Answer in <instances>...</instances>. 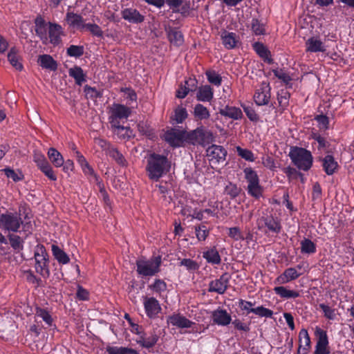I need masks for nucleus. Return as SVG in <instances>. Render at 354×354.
<instances>
[{
	"mask_svg": "<svg viewBox=\"0 0 354 354\" xmlns=\"http://www.w3.org/2000/svg\"><path fill=\"white\" fill-rule=\"evenodd\" d=\"M194 115L197 120H205L209 118L208 109L201 104H197L194 109Z\"/></svg>",
	"mask_w": 354,
	"mask_h": 354,
	"instance_id": "38",
	"label": "nucleus"
},
{
	"mask_svg": "<svg viewBox=\"0 0 354 354\" xmlns=\"http://www.w3.org/2000/svg\"><path fill=\"white\" fill-rule=\"evenodd\" d=\"M66 18L70 26L75 27L80 30L85 28L86 24L84 23V19L81 15L74 12H68Z\"/></svg>",
	"mask_w": 354,
	"mask_h": 354,
	"instance_id": "23",
	"label": "nucleus"
},
{
	"mask_svg": "<svg viewBox=\"0 0 354 354\" xmlns=\"http://www.w3.org/2000/svg\"><path fill=\"white\" fill-rule=\"evenodd\" d=\"M257 224L259 230L267 228L266 232H268V231L275 234H279L281 231L280 221L272 215L262 216L257 220Z\"/></svg>",
	"mask_w": 354,
	"mask_h": 354,
	"instance_id": "7",
	"label": "nucleus"
},
{
	"mask_svg": "<svg viewBox=\"0 0 354 354\" xmlns=\"http://www.w3.org/2000/svg\"><path fill=\"white\" fill-rule=\"evenodd\" d=\"M44 174V175L49 178L50 180L55 181L57 180V176L55 174L52 167L48 162L43 166L39 168Z\"/></svg>",
	"mask_w": 354,
	"mask_h": 354,
	"instance_id": "55",
	"label": "nucleus"
},
{
	"mask_svg": "<svg viewBox=\"0 0 354 354\" xmlns=\"http://www.w3.org/2000/svg\"><path fill=\"white\" fill-rule=\"evenodd\" d=\"M245 178L246 179L248 185L259 182V178L257 172L252 167H246L243 169Z\"/></svg>",
	"mask_w": 354,
	"mask_h": 354,
	"instance_id": "47",
	"label": "nucleus"
},
{
	"mask_svg": "<svg viewBox=\"0 0 354 354\" xmlns=\"http://www.w3.org/2000/svg\"><path fill=\"white\" fill-rule=\"evenodd\" d=\"M252 48L256 53L263 59L265 62L271 64L273 59L271 58V53L269 49L261 42L256 41L252 44Z\"/></svg>",
	"mask_w": 354,
	"mask_h": 354,
	"instance_id": "19",
	"label": "nucleus"
},
{
	"mask_svg": "<svg viewBox=\"0 0 354 354\" xmlns=\"http://www.w3.org/2000/svg\"><path fill=\"white\" fill-rule=\"evenodd\" d=\"M130 108L120 104H115L111 109V115L120 120L127 119L131 115Z\"/></svg>",
	"mask_w": 354,
	"mask_h": 354,
	"instance_id": "24",
	"label": "nucleus"
},
{
	"mask_svg": "<svg viewBox=\"0 0 354 354\" xmlns=\"http://www.w3.org/2000/svg\"><path fill=\"white\" fill-rule=\"evenodd\" d=\"M195 232L198 241H205L209 235V230L205 225L195 227Z\"/></svg>",
	"mask_w": 354,
	"mask_h": 354,
	"instance_id": "58",
	"label": "nucleus"
},
{
	"mask_svg": "<svg viewBox=\"0 0 354 354\" xmlns=\"http://www.w3.org/2000/svg\"><path fill=\"white\" fill-rule=\"evenodd\" d=\"M270 87L267 85L257 90L254 95V100L258 106L268 104L270 99Z\"/></svg>",
	"mask_w": 354,
	"mask_h": 354,
	"instance_id": "17",
	"label": "nucleus"
},
{
	"mask_svg": "<svg viewBox=\"0 0 354 354\" xmlns=\"http://www.w3.org/2000/svg\"><path fill=\"white\" fill-rule=\"evenodd\" d=\"M21 224L23 221L17 213H6L0 216V227L8 232H18Z\"/></svg>",
	"mask_w": 354,
	"mask_h": 354,
	"instance_id": "6",
	"label": "nucleus"
},
{
	"mask_svg": "<svg viewBox=\"0 0 354 354\" xmlns=\"http://www.w3.org/2000/svg\"><path fill=\"white\" fill-rule=\"evenodd\" d=\"M180 265L185 266L187 269L190 271H194L198 268V263L195 261L190 259H183L180 262Z\"/></svg>",
	"mask_w": 354,
	"mask_h": 354,
	"instance_id": "63",
	"label": "nucleus"
},
{
	"mask_svg": "<svg viewBox=\"0 0 354 354\" xmlns=\"http://www.w3.org/2000/svg\"><path fill=\"white\" fill-rule=\"evenodd\" d=\"M52 252L54 257L59 263L66 264L69 262L70 259L66 253L56 245H52Z\"/></svg>",
	"mask_w": 354,
	"mask_h": 354,
	"instance_id": "35",
	"label": "nucleus"
},
{
	"mask_svg": "<svg viewBox=\"0 0 354 354\" xmlns=\"http://www.w3.org/2000/svg\"><path fill=\"white\" fill-rule=\"evenodd\" d=\"M188 117V113L185 107L178 106L170 116V122L174 125L183 123Z\"/></svg>",
	"mask_w": 354,
	"mask_h": 354,
	"instance_id": "21",
	"label": "nucleus"
},
{
	"mask_svg": "<svg viewBox=\"0 0 354 354\" xmlns=\"http://www.w3.org/2000/svg\"><path fill=\"white\" fill-rule=\"evenodd\" d=\"M159 339L158 335L153 330L149 336L145 333L136 340V342L142 347L149 349L153 348Z\"/></svg>",
	"mask_w": 354,
	"mask_h": 354,
	"instance_id": "14",
	"label": "nucleus"
},
{
	"mask_svg": "<svg viewBox=\"0 0 354 354\" xmlns=\"http://www.w3.org/2000/svg\"><path fill=\"white\" fill-rule=\"evenodd\" d=\"M207 156L210 164L216 165L223 162L227 156L225 149L220 145H212L207 150Z\"/></svg>",
	"mask_w": 354,
	"mask_h": 354,
	"instance_id": "9",
	"label": "nucleus"
},
{
	"mask_svg": "<svg viewBox=\"0 0 354 354\" xmlns=\"http://www.w3.org/2000/svg\"><path fill=\"white\" fill-rule=\"evenodd\" d=\"M35 32L37 36L41 39H46L47 28L46 23L44 18L39 15L35 19Z\"/></svg>",
	"mask_w": 354,
	"mask_h": 354,
	"instance_id": "32",
	"label": "nucleus"
},
{
	"mask_svg": "<svg viewBox=\"0 0 354 354\" xmlns=\"http://www.w3.org/2000/svg\"><path fill=\"white\" fill-rule=\"evenodd\" d=\"M36 315L42 318V319L48 325L51 326L53 323V319L49 313L44 308H37Z\"/></svg>",
	"mask_w": 354,
	"mask_h": 354,
	"instance_id": "57",
	"label": "nucleus"
},
{
	"mask_svg": "<svg viewBox=\"0 0 354 354\" xmlns=\"http://www.w3.org/2000/svg\"><path fill=\"white\" fill-rule=\"evenodd\" d=\"M214 140L213 133L204 127H198L187 133L186 141L194 145L205 146Z\"/></svg>",
	"mask_w": 354,
	"mask_h": 354,
	"instance_id": "5",
	"label": "nucleus"
},
{
	"mask_svg": "<svg viewBox=\"0 0 354 354\" xmlns=\"http://www.w3.org/2000/svg\"><path fill=\"white\" fill-rule=\"evenodd\" d=\"M144 306L147 315L155 318L161 310L158 301L154 297H145Z\"/></svg>",
	"mask_w": 354,
	"mask_h": 354,
	"instance_id": "12",
	"label": "nucleus"
},
{
	"mask_svg": "<svg viewBox=\"0 0 354 354\" xmlns=\"http://www.w3.org/2000/svg\"><path fill=\"white\" fill-rule=\"evenodd\" d=\"M247 191L249 195L257 199L262 196L263 189L260 182H256V183L248 185Z\"/></svg>",
	"mask_w": 354,
	"mask_h": 354,
	"instance_id": "40",
	"label": "nucleus"
},
{
	"mask_svg": "<svg viewBox=\"0 0 354 354\" xmlns=\"http://www.w3.org/2000/svg\"><path fill=\"white\" fill-rule=\"evenodd\" d=\"M301 252L304 254H313L316 252L315 244L308 239H304L301 242Z\"/></svg>",
	"mask_w": 354,
	"mask_h": 354,
	"instance_id": "44",
	"label": "nucleus"
},
{
	"mask_svg": "<svg viewBox=\"0 0 354 354\" xmlns=\"http://www.w3.org/2000/svg\"><path fill=\"white\" fill-rule=\"evenodd\" d=\"M62 27L56 24L49 23V37L50 41L53 44H57L61 41L60 39V34H61Z\"/></svg>",
	"mask_w": 354,
	"mask_h": 354,
	"instance_id": "31",
	"label": "nucleus"
},
{
	"mask_svg": "<svg viewBox=\"0 0 354 354\" xmlns=\"http://www.w3.org/2000/svg\"><path fill=\"white\" fill-rule=\"evenodd\" d=\"M203 257L207 262L212 264H219L221 263V257L216 250L211 249L203 253Z\"/></svg>",
	"mask_w": 354,
	"mask_h": 354,
	"instance_id": "41",
	"label": "nucleus"
},
{
	"mask_svg": "<svg viewBox=\"0 0 354 354\" xmlns=\"http://www.w3.org/2000/svg\"><path fill=\"white\" fill-rule=\"evenodd\" d=\"M214 95L212 88L209 85L200 86L198 89L196 98L198 101L210 102Z\"/></svg>",
	"mask_w": 354,
	"mask_h": 354,
	"instance_id": "26",
	"label": "nucleus"
},
{
	"mask_svg": "<svg viewBox=\"0 0 354 354\" xmlns=\"http://www.w3.org/2000/svg\"><path fill=\"white\" fill-rule=\"evenodd\" d=\"M109 354H139V353L131 348L109 346L106 348Z\"/></svg>",
	"mask_w": 354,
	"mask_h": 354,
	"instance_id": "39",
	"label": "nucleus"
},
{
	"mask_svg": "<svg viewBox=\"0 0 354 354\" xmlns=\"http://www.w3.org/2000/svg\"><path fill=\"white\" fill-rule=\"evenodd\" d=\"M307 50L310 52H324L326 50L323 43L318 39L310 38L306 41Z\"/></svg>",
	"mask_w": 354,
	"mask_h": 354,
	"instance_id": "36",
	"label": "nucleus"
},
{
	"mask_svg": "<svg viewBox=\"0 0 354 354\" xmlns=\"http://www.w3.org/2000/svg\"><path fill=\"white\" fill-rule=\"evenodd\" d=\"M84 91L86 96L91 100L101 98L102 97V92L97 91L95 87H91L88 85H85Z\"/></svg>",
	"mask_w": 354,
	"mask_h": 354,
	"instance_id": "49",
	"label": "nucleus"
},
{
	"mask_svg": "<svg viewBox=\"0 0 354 354\" xmlns=\"http://www.w3.org/2000/svg\"><path fill=\"white\" fill-rule=\"evenodd\" d=\"M236 152L240 157L245 160L250 162L254 161V156L252 151L247 149H243L241 147H236Z\"/></svg>",
	"mask_w": 354,
	"mask_h": 354,
	"instance_id": "54",
	"label": "nucleus"
},
{
	"mask_svg": "<svg viewBox=\"0 0 354 354\" xmlns=\"http://www.w3.org/2000/svg\"><path fill=\"white\" fill-rule=\"evenodd\" d=\"M167 324L180 328H188L192 327L194 324L192 321L186 318L180 313H174L167 317Z\"/></svg>",
	"mask_w": 354,
	"mask_h": 354,
	"instance_id": "13",
	"label": "nucleus"
},
{
	"mask_svg": "<svg viewBox=\"0 0 354 354\" xmlns=\"http://www.w3.org/2000/svg\"><path fill=\"white\" fill-rule=\"evenodd\" d=\"M34 257L36 272L44 279L48 278L50 276L48 254L43 245L39 244L36 246Z\"/></svg>",
	"mask_w": 354,
	"mask_h": 354,
	"instance_id": "4",
	"label": "nucleus"
},
{
	"mask_svg": "<svg viewBox=\"0 0 354 354\" xmlns=\"http://www.w3.org/2000/svg\"><path fill=\"white\" fill-rule=\"evenodd\" d=\"M241 192V188L236 184L230 182L224 189V194L230 196L232 199L237 197Z\"/></svg>",
	"mask_w": 354,
	"mask_h": 354,
	"instance_id": "43",
	"label": "nucleus"
},
{
	"mask_svg": "<svg viewBox=\"0 0 354 354\" xmlns=\"http://www.w3.org/2000/svg\"><path fill=\"white\" fill-rule=\"evenodd\" d=\"M288 156L294 165L300 170L308 171L313 165V156L306 149L291 147Z\"/></svg>",
	"mask_w": 354,
	"mask_h": 354,
	"instance_id": "2",
	"label": "nucleus"
},
{
	"mask_svg": "<svg viewBox=\"0 0 354 354\" xmlns=\"http://www.w3.org/2000/svg\"><path fill=\"white\" fill-rule=\"evenodd\" d=\"M150 288L156 292H161L167 289V284L162 279H156L153 284L151 285Z\"/></svg>",
	"mask_w": 354,
	"mask_h": 354,
	"instance_id": "64",
	"label": "nucleus"
},
{
	"mask_svg": "<svg viewBox=\"0 0 354 354\" xmlns=\"http://www.w3.org/2000/svg\"><path fill=\"white\" fill-rule=\"evenodd\" d=\"M205 75L209 83L215 86H220L221 84L222 77L215 71H207Z\"/></svg>",
	"mask_w": 354,
	"mask_h": 354,
	"instance_id": "48",
	"label": "nucleus"
},
{
	"mask_svg": "<svg viewBox=\"0 0 354 354\" xmlns=\"http://www.w3.org/2000/svg\"><path fill=\"white\" fill-rule=\"evenodd\" d=\"M272 72L278 79L283 81L286 85L289 84L292 80L291 77L286 73H284L282 69H273Z\"/></svg>",
	"mask_w": 354,
	"mask_h": 354,
	"instance_id": "59",
	"label": "nucleus"
},
{
	"mask_svg": "<svg viewBox=\"0 0 354 354\" xmlns=\"http://www.w3.org/2000/svg\"><path fill=\"white\" fill-rule=\"evenodd\" d=\"M106 154L115 160L120 165L124 166L127 163L124 156L118 150L117 148L113 147Z\"/></svg>",
	"mask_w": 354,
	"mask_h": 354,
	"instance_id": "45",
	"label": "nucleus"
},
{
	"mask_svg": "<svg viewBox=\"0 0 354 354\" xmlns=\"http://www.w3.org/2000/svg\"><path fill=\"white\" fill-rule=\"evenodd\" d=\"M165 31L167 35V38L171 44L176 46H180L183 44V35L176 28L168 26L165 28Z\"/></svg>",
	"mask_w": 354,
	"mask_h": 354,
	"instance_id": "18",
	"label": "nucleus"
},
{
	"mask_svg": "<svg viewBox=\"0 0 354 354\" xmlns=\"http://www.w3.org/2000/svg\"><path fill=\"white\" fill-rule=\"evenodd\" d=\"M124 19L132 24H140L144 21L145 16L134 8H125L121 12Z\"/></svg>",
	"mask_w": 354,
	"mask_h": 354,
	"instance_id": "15",
	"label": "nucleus"
},
{
	"mask_svg": "<svg viewBox=\"0 0 354 354\" xmlns=\"http://www.w3.org/2000/svg\"><path fill=\"white\" fill-rule=\"evenodd\" d=\"M241 107L243 108L244 112L245 113L247 117L249 118L250 121L257 122L259 120V117L253 109L252 106L249 104H241Z\"/></svg>",
	"mask_w": 354,
	"mask_h": 354,
	"instance_id": "51",
	"label": "nucleus"
},
{
	"mask_svg": "<svg viewBox=\"0 0 354 354\" xmlns=\"http://www.w3.org/2000/svg\"><path fill=\"white\" fill-rule=\"evenodd\" d=\"M290 97V94L288 91L283 89L281 90L280 92L278 93L277 96L279 106L283 108L286 107L288 105Z\"/></svg>",
	"mask_w": 354,
	"mask_h": 354,
	"instance_id": "53",
	"label": "nucleus"
},
{
	"mask_svg": "<svg viewBox=\"0 0 354 354\" xmlns=\"http://www.w3.org/2000/svg\"><path fill=\"white\" fill-rule=\"evenodd\" d=\"M67 55L70 57H80L84 55L83 46L71 45L66 50Z\"/></svg>",
	"mask_w": 354,
	"mask_h": 354,
	"instance_id": "50",
	"label": "nucleus"
},
{
	"mask_svg": "<svg viewBox=\"0 0 354 354\" xmlns=\"http://www.w3.org/2000/svg\"><path fill=\"white\" fill-rule=\"evenodd\" d=\"M133 131L129 127H120L116 131H114V133L118 136L120 139L129 138L132 136Z\"/></svg>",
	"mask_w": 354,
	"mask_h": 354,
	"instance_id": "56",
	"label": "nucleus"
},
{
	"mask_svg": "<svg viewBox=\"0 0 354 354\" xmlns=\"http://www.w3.org/2000/svg\"><path fill=\"white\" fill-rule=\"evenodd\" d=\"M252 32L256 35H263L266 34L265 24L257 19H252L251 23Z\"/></svg>",
	"mask_w": 354,
	"mask_h": 354,
	"instance_id": "46",
	"label": "nucleus"
},
{
	"mask_svg": "<svg viewBox=\"0 0 354 354\" xmlns=\"http://www.w3.org/2000/svg\"><path fill=\"white\" fill-rule=\"evenodd\" d=\"M8 237L9 242H10V244L11 247L16 252H19V251L23 250V248H24V245H23L24 241L22 240V239L19 236L15 235V234H9L8 236Z\"/></svg>",
	"mask_w": 354,
	"mask_h": 354,
	"instance_id": "42",
	"label": "nucleus"
},
{
	"mask_svg": "<svg viewBox=\"0 0 354 354\" xmlns=\"http://www.w3.org/2000/svg\"><path fill=\"white\" fill-rule=\"evenodd\" d=\"M229 283V277L227 273L222 274L219 279L212 281L209 286V292H217L220 295L223 294L227 288Z\"/></svg>",
	"mask_w": 354,
	"mask_h": 354,
	"instance_id": "11",
	"label": "nucleus"
},
{
	"mask_svg": "<svg viewBox=\"0 0 354 354\" xmlns=\"http://www.w3.org/2000/svg\"><path fill=\"white\" fill-rule=\"evenodd\" d=\"M300 276L295 268H289L285 270L283 273L279 276L277 281L279 283H286L290 281L295 280Z\"/></svg>",
	"mask_w": 354,
	"mask_h": 354,
	"instance_id": "28",
	"label": "nucleus"
},
{
	"mask_svg": "<svg viewBox=\"0 0 354 354\" xmlns=\"http://www.w3.org/2000/svg\"><path fill=\"white\" fill-rule=\"evenodd\" d=\"M68 74L74 78L75 84L81 86L83 82H86V75L80 66H75L68 71Z\"/></svg>",
	"mask_w": 354,
	"mask_h": 354,
	"instance_id": "29",
	"label": "nucleus"
},
{
	"mask_svg": "<svg viewBox=\"0 0 354 354\" xmlns=\"http://www.w3.org/2000/svg\"><path fill=\"white\" fill-rule=\"evenodd\" d=\"M212 318L214 323L219 326H227L232 321L231 315L223 309L213 311Z\"/></svg>",
	"mask_w": 354,
	"mask_h": 354,
	"instance_id": "16",
	"label": "nucleus"
},
{
	"mask_svg": "<svg viewBox=\"0 0 354 354\" xmlns=\"http://www.w3.org/2000/svg\"><path fill=\"white\" fill-rule=\"evenodd\" d=\"M48 156L56 167H60L64 164L62 155L55 148L51 147L48 149Z\"/></svg>",
	"mask_w": 354,
	"mask_h": 354,
	"instance_id": "34",
	"label": "nucleus"
},
{
	"mask_svg": "<svg viewBox=\"0 0 354 354\" xmlns=\"http://www.w3.org/2000/svg\"><path fill=\"white\" fill-rule=\"evenodd\" d=\"M252 313L257 315L264 317H271L273 315L272 310L263 307V306L255 308L254 310H252Z\"/></svg>",
	"mask_w": 354,
	"mask_h": 354,
	"instance_id": "61",
	"label": "nucleus"
},
{
	"mask_svg": "<svg viewBox=\"0 0 354 354\" xmlns=\"http://www.w3.org/2000/svg\"><path fill=\"white\" fill-rule=\"evenodd\" d=\"M75 156L77 162L81 166L83 171L85 174H90L93 175L96 180V182L100 185V182H99V178L97 175L95 174L94 170L93 168L89 165L88 162L86 161V158L84 157L82 154L78 151H75Z\"/></svg>",
	"mask_w": 354,
	"mask_h": 354,
	"instance_id": "20",
	"label": "nucleus"
},
{
	"mask_svg": "<svg viewBox=\"0 0 354 354\" xmlns=\"http://www.w3.org/2000/svg\"><path fill=\"white\" fill-rule=\"evenodd\" d=\"M3 171L8 178H12L15 182H18L24 178V175L21 172L17 174L12 169L6 168L3 169Z\"/></svg>",
	"mask_w": 354,
	"mask_h": 354,
	"instance_id": "62",
	"label": "nucleus"
},
{
	"mask_svg": "<svg viewBox=\"0 0 354 354\" xmlns=\"http://www.w3.org/2000/svg\"><path fill=\"white\" fill-rule=\"evenodd\" d=\"M8 59L10 64L17 71H21L23 69V65L20 62V57L18 55V50L15 47L10 48L8 54Z\"/></svg>",
	"mask_w": 354,
	"mask_h": 354,
	"instance_id": "30",
	"label": "nucleus"
},
{
	"mask_svg": "<svg viewBox=\"0 0 354 354\" xmlns=\"http://www.w3.org/2000/svg\"><path fill=\"white\" fill-rule=\"evenodd\" d=\"M38 63L44 68L55 71L57 68V62L49 55H41L39 56Z\"/></svg>",
	"mask_w": 354,
	"mask_h": 354,
	"instance_id": "25",
	"label": "nucleus"
},
{
	"mask_svg": "<svg viewBox=\"0 0 354 354\" xmlns=\"http://www.w3.org/2000/svg\"><path fill=\"white\" fill-rule=\"evenodd\" d=\"M315 333L318 335V340L314 354H330V351L328 348V340L326 332L317 328Z\"/></svg>",
	"mask_w": 354,
	"mask_h": 354,
	"instance_id": "10",
	"label": "nucleus"
},
{
	"mask_svg": "<svg viewBox=\"0 0 354 354\" xmlns=\"http://www.w3.org/2000/svg\"><path fill=\"white\" fill-rule=\"evenodd\" d=\"M187 131L185 129L171 128L167 130L164 139L172 147H180V144L185 140H186Z\"/></svg>",
	"mask_w": 354,
	"mask_h": 354,
	"instance_id": "8",
	"label": "nucleus"
},
{
	"mask_svg": "<svg viewBox=\"0 0 354 354\" xmlns=\"http://www.w3.org/2000/svg\"><path fill=\"white\" fill-rule=\"evenodd\" d=\"M219 113L224 117L233 120H239L243 117V113L239 108L236 106H225L220 109Z\"/></svg>",
	"mask_w": 354,
	"mask_h": 354,
	"instance_id": "22",
	"label": "nucleus"
},
{
	"mask_svg": "<svg viewBox=\"0 0 354 354\" xmlns=\"http://www.w3.org/2000/svg\"><path fill=\"white\" fill-rule=\"evenodd\" d=\"M223 44L227 49L234 48L238 41L236 35L234 32H227L225 31L221 35Z\"/></svg>",
	"mask_w": 354,
	"mask_h": 354,
	"instance_id": "33",
	"label": "nucleus"
},
{
	"mask_svg": "<svg viewBox=\"0 0 354 354\" xmlns=\"http://www.w3.org/2000/svg\"><path fill=\"white\" fill-rule=\"evenodd\" d=\"M85 28L94 36L97 37H103V31L96 24H86Z\"/></svg>",
	"mask_w": 354,
	"mask_h": 354,
	"instance_id": "60",
	"label": "nucleus"
},
{
	"mask_svg": "<svg viewBox=\"0 0 354 354\" xmlns=\"http://www.w3.org/2000/svg\"><path fill=\"white\" fill-rule=\"evenodd\" d=\"M171 168V162L164 155L152 153L147 158L146 171L149 179L158 181L167 174Z\"/></svg>",
	"mask_w": 354,
	"mask_h": 354,
	"instance_id": "1",
	"label": "nucleus"
},
{
	"mask_svg": "<svg viewBox=\"0 0 354 354\" xmlns=\"http://www.w3.org/2000/svg\"><path fill=\"white\" fill-rule=\"evenodd\" d=\"M274 292L281 298L290 299L299 297L297 291L288 290L284 286H277L274 288Z\"/></svg>",
	"mask_w": 354,
	"mask_h": 354,
	"instance_id": "37",
	"label": "nucleus"
},
{
	"mask_svg": "<svg viewBox=\"0 0 354 354\" xmlns=\"http://www.w3.org/2000/svg\"><path fill=\"white\" fill-rule=\"evenodd\" d=\"M299 346L310 347V338L306 329L302 328L299 333Z\"/></svg>",
	"mask_w": 354,
	"mask_h": 354,
	"instance_id": "52",
	"label": "nucleus"
},
{
	"mask_svg": "<svg viewBox=\"0 0 354 354\" xmlns=\"http://www.w3.org/2000/svg\"><path fill=\"white\" fill-rule=\"evenodd\" d=\"M322 162L324 170L328 175H332L335 172L338 165L332 155L326 156L322 159Z\"/></svg>",
	"mask_w": 354,
	"mask_h": 354,
	"instance_id": "27",
	"label": "nucleus"
},
{
	"mask_svg": "<svg viewBox=\"0 0 354 354\" xmlns=\"http://www.w3.org/2000/svg\"><path fill=\"white\" fill-rule=\"evenodd\" d=\"M162 259L160 256L153 257L150 259H138L136 261V271L143 277L154 276L160 271Z\"/></svg>",
	"mask_w": 354,
	"mask_h": 354,
	"instance_id": "3",
	"label": "nucleus"
}]
</instances>
